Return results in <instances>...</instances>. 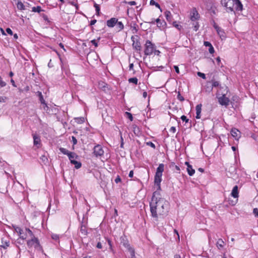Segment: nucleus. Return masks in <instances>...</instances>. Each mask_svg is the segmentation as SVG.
Returning <instances> with one entry per match:
<instances>
[{"label":"nucleus","instance_id":"nucleus-61","mask_svg":"<svg viewBox=\"0 0 258 258\" xmlns=\"http://www.w3.org/2000/svg\"><path fill=\"white\" fill-rule=\"evenodd\" d=\"M6 99V97L0 96V102H5Z\"/></svg>","mask_w":258,"mask_h":258},{"label":"nucleus","instance_id":"nucleus-45","mask_svg":"<svg viewBox=\"0 0 258 258\" xmlns=\"http://www.w3.org/2000/svg\"><path fill=\"white\" fill-rule=\"evenodd\" d=\"M6 86V83L3 80L2 78L0 76V88Z\"/></svg>","mask_w":258,"mask_h":258},{"label":"nucleus","instance_id":"nucleus-27","mask_svg":"<svg viewBox=\"0 0 258 258\" xmlns=\"http://www.w3.org/2000/svg\"><path fill=\"white\" fill-rule=\"evenodd\" d=\"M164 14L166 20L168 22H171L172 16L171 15V12L169 11H166L164 13Z\"/></svg>","mask_w":258,"mask_h":258},{"label":"nucleus","instance_id":"nucleus-5","mask_svg":"<svg viewBox=\"0 0 258 258\" xmlns=\"http://www.w3.org/2000/svg\"><path fill=\"white\" fill-rule=\"evenodd\" d=\"M27 244L28 247H34V248L38 250H41L42 248L40 245L39 240L35 237H32L30 240H27Z\"/></svg>","mask_w":258,"mask_h":258},{"label":"nucleus","instance_id":"nucleus-36","mask_svg":"<svg viewBox=\"0 0 258 258\" xmlns=\"http://www.w3.org/2000/svg\"><path fill=\"white\" fill-rule=\"evenodd\" d=\"M41 7L40 6L34 7L32 8V11L33 12L40 13L42 11Z\"/></svg>","mask_w":258,"mask_h":258},{"label":"nucleus","instance_id":"nucleus-38","mask_svg":"<svg viewBox=\"0 0 258 258\" xmlns=\"http://www.w3.org/2000/svg\"><path fill=\"white\" fill-rule=\"evenodd\" d=\"M131 253V258H136L135 255V251L134 249L132 248H130V249L127 250Z\"/></svg>","mask_w":258,"mask_h":258},{"label":"nucleus","instance_id":"nucleus-39","mask_svg":"<svg viewBox=\"0 0 258 258\" xmlns=\"http://www.w3.org/2000/svg\"><path fill=\"white\" fill-rule=\"evenodd\" d=\"M211 84H212L213 88L214 87H218L220 86L219 82L217 81L212 80Z\"/></svg>","mask_w":258,"mask_h":258},{"label":"nucleus","instance_id":"nucleus-47","mask_svg":"<svg viewBox=\"0 0 258 258\" xmlns=\"http://www.w3.org/2000/svg\"><path fill=\"white\" fill-rule=\"evenodd\" d=\"M173 25L179 30L182 28V26L180 25L177 24L176 22L173 23Z\"/></svg>","mask_w":258,"mask_h":258},{"label":"nucleus","instance_id":"nucleus-14","mask_svg":"<svg viewBox=\"0 0 258 258\" xmlns=\"http://www.w3.org/2000/svg\"><path fill=\"white\" fill-rule=\"evenodd\" d=\"M35 95L38 97L40 103L44 105L45 107H48V106L45 102V100H44V99L43 98V96L42 94V92L38 91L35 92Z\"/></svg>","mask_w":258,"mask_h":258},{"label":"nucleus","instance_id":"nucleus-26","mask_svg":"<svg viewBox=\"0 0 258 258\" xmlns=\"http://www.w3.org/2000/svg\"><path fill=\"white\" fill-rule=\"evenodd\" d=\"M231 134L233 137L236 138L239 137L240 132L236 128H232L231 131Z\"/></svg>","mask_w":258,"mask_h":258},{"label":"nucleus","instance_id":"nucleus-15","mask_svg":"<svg viewBox=\"0 0 258 258\" xmlns=\"http://www.w3.org/2000/svg\"><path fill=\"white\" fill-rule=\"evenodd\" d=\"M117 19L115 18H111L106 21V25L109 28H112L115 26L117 23Z\"/></svg>","mask_w":258,"mask_h":258},{"label":"nucleus","instance_id":"nucleus-62","mask_svg":"<svg viewBox=\"0 0 258 258\" xmlns=\"http://www.w3.org/2000/svg\"><path fill=\"white\" fill-rule=\"evenodd\" d=\"M126 113L128 115V118L130 119V120L132 121L133 119V117L132 116V114L129 112H126Z\"/></svg>","mask_w":258,"mask_h":258},{"label":"nucleus","instance_id":"nucleus-7","mask_svg":"<svg viewBox=\"0 0 258 258\" xmlns=\"http://www.w3.org/2000/svg\"><path fill=\"white\" fill-rule=\"evenodd\" d=\"M12 226L15 231L19 234L21 239L25 240L27 238V234L25 233V231H24L21 228L16 225H13Z\"/></svg>","mask_w":258,"mask_h":258},{"label":"nucleus","instance_id":"nucleus-54","mask_svg":"<svg viewBox=\"0 0 258 258\" xmlns=\"http://www.w3.org/2000/svg\"><path fill=\"white\" fill-rule=\"evenodd\" d=\"M209 51L211 54H213L214 53L215 50L212 45L211 46L209 47Z\"/></svg>","mask_w":258,"mask_h":258},{"label":"nucleus","instance_id":"nucleus-55","mask_svg":"<svg viewBox=\"0 0 258 258\" xmlns=\"http://www.w3.org/2000/svg\"><path fill=\"white\" fill-rule=\"evenodd\" d=\"M72 141L73 142V145H76L77 144V139L74 136H72Z\"/></svg>","mask_w":258,"mask_h":258},{"label":"nucleus","instance_id":"nucleus-48","mask_svg":"<svg viewBox=\"0 0 258 258\" xmlns=\"http://www.w3.org/2000/svg\"><path fill=\"white\" fill-rule=\"evenodd\" d=\"M180 118L183 121H185V123H187L189 121V119L184 115H182Z\"/></svg>","mask_w":258,"mask_h":258},{"label":"nucleus","instance_id":"nucleus-42","mask_svg":"<svg viewBox=\"0 0 258 258\" xmlns=\"http://www.w3.org/2000/svg\"><path fill=\"white\" fill-rule=\"evenodd\" d=\"M106 241H107V243L109 246V250L111 251H113V247H112V244L111 240L108 238H106Z\"/></svg>","mask_w":258,"mask_h":258},{"label":"nucleus","instance_id":"nucleus-31","mask_svg":"<svg viewBox=\"0 0 258 258\" xmlns=\"http://www.w3.org/2000/svg\"><path fill=\"white\" fill-rule=\"evenodd\" d=\"M72 164L75 165V167L76 169L80 168L82 166V164L80 162L77 161L75 160L73 161H72Z\"/></svg>","mask_w":258,"mask_h":258},{"label":"nucleus","instance_id":"nucleus-56","mask_svg":"<svg viewBox=\"0 0 258 258\" xmlns=\"http://www.w3.org/2000/svg\"><path fill=\"white\" fill-rule=\"evenodd\" d=\"M125 3L131 5V6H135L137 4L136 2L135 1H130L125 2Z\"/></svg>","mask_w":258,"mask_h":258},{"label":"nucleus","instance_id":"nucleus-57","mask_svg":"<svg viewBox=\"0 0 258 258\" xmlns=\"http://www.w3.org/2000/svg\"><path fill=\"white\" fill-rule=\"evenodd\" d=\"M6 32L11 35H12L13 34L12 30L10 28L6 29Z\"/></svg>","mask_w":258,"mask_h":258},{"label":"nucleus","instance_id":"nucleus-3","mask_svg":"<svg viewBox=\"0 0 258 258\" xmlns=\"http://www.w3.org/2000/svg\"><path fill=\"white\" fill-rule=\"evenodd\" d=\"M156 46L149 40H146L145 44L144 53L146 55H151L153 53Z\"/></svg>","mask_w":258,"mask_h":258},{"label":"nucleus","instance_id":"nucleus-32","mask_svg":"<svg viewBox=\"0 0 258 258\" xmlns=\"http://www.w3.org/2000/svg\"><path fill=\"white\" fill-rule=\"evenodd\" d=\"M150 5L151 6H155L156 7H157V8L160 9L161 12H162V9L160 7V5L158 3H157V2H156L155 1L151 0L150 2Z\"/></svg>","mask_w":258,"mask_h":258},{"label":"nucleus","instance_id":"nucleus-6","mask_svg":"<svg viewBox=\"0 0 258 258\" xmlns=\"http://www.w3.org/2000/svg\"><path fill=\"white\" fill-rule=\"evenodd\" d=\"M104 150L101 145H97L93 148V154L96 157H101L104 154Z\"/></svg>","mask_w":258,"mask_h":258},{"label":"nucleus","instance_id":"nucleus-44","mask_svg":"<svg viewBox=\"0 0 258 258\" xmlns=\"http://www.w3.org/2000/svg\"><path fill=\"white\" fill-rule=\"evenodd\" d=\"M51 237L52 239L53 240H55L56 241L59 240V236L58 234L52 233L51 235Z\"/></svg>","mask_w":258,"mask_h":258},{"label":"nucleus","instance_id":"nucleus-9","mask_svg":"<svg viewBox=\"0 0 258 258\" xmlns=\"http://www.w3.org/2000/svg\"><path fill=\"white\" fill-rule=\"evenodd\" d=\"M120 244H122L127 250L132 247L130 245L127 237L124 235H122L120 237Z\"/></svg>","mask_w":258,"mask_h":258},{"label":"nucleus","instance_id":"nucleus-50","mask_svg":"<svg viewBox=\"0 0 258 258\" xmlns=\"http://www.w3.org/2000/svg\"><path fill=\"white\" fill-rule=\"evenodd\" d=\"M198 75L201 77L202 78H203V79H205L206 78V75L204 73H201V72H198Z\"/></svg>","mask_w":258,"mask_h":258},{"label":"nucleus","instance_id":"nucleus-33","mask_svg":"<svg viewBox=\"0 0 258 258\" xmlns=\"http://www.w3.org/2000/svg\"><path fill=\"white\" fill-rule=\"evenodd\" d=\"M59 151L61 153L67 156H68L70 154V153H71V152L69 151V150L64 148H60Z\"/></svg>","mask_w":258,"mask_h":258},{"label":"nucleus","instance_id":"nucleus-4","mask_svg":"<svg viewBox=\"0 0 258 258\" xmlns=\"http://www.w3.org/2000/svg\"><path fill=\"white\" fill-rule=\"evenodd\" d=\"M235 0H221L222 5L226 8L227 12L234 13V4Z\"/></svg>","mask_w":258,"mask_h":258},{"label":"nucleus","instance_id":"nucleus-30","mask_svg":"<svg viewBox=\"0 0 258 258\" xmlns=\"http://www.w3.org/2000/svg\"><path fill=\"white\" fill-rule=\"evenodd\" d=\"M133 132L135 133V134L137 135V136H139L141 134V132H140V128L137 125H133Z\"/></svg>","mask_w":258,"mask_h":258},{"label":"nucleus","instance_id":"nucleus-43","mask_svg":"<svg viewBox=\"0 0 258 258\" xmlns=\"http://www.w3.org/2000/svg\"><path fill=\"white\" fill-rule=\"evenodd\" d=\"M40 159L44 164H46L48 162V159L47 157L45 155L41 156V157H40Z\"/></svg>","mask_w":258,"mask_h":258},{"label":"nucleus","instance_id":"nucleus-37","mask_svg":"<svg viewBox=\"0 0 258 258\" xmlns=\"http://www.w3.org/2000/svg\"><path fill=\"white\" fill-rule=\"evenodd\" d=\"M25 233H26V234H27V233L29 234V235L30 236H31V237H35V236L34 235V234L33 233V232L28 228H26L25 229Z\"/></svg>","mask_w":258,"mask_h":258},{"label":"nucleus","instance_id":"nucleus-21","mask_svg":"<svg viewBox=\"0 0 258 258\" xmlns=\"http://www.w3.org/2000/svg\"><path fill=\"white\" fill-rule=\"evenodd\" d=\"M202 105L201 104H198L196 107V118L199 119L201 118V113L202 111Z\"/></svg>","mask_w":258,"mask_h":258},{"label":"nucleus","instance_id":"nucleus-60","mask_svg":"<svg viewBox=\"0 0 258 258\" xmlns=\"http://www.w3.org/2000/svg\"><path fill=\"white\" fill-rule=\"evenodd\" d=\"M253 212L255 216L258 218V209L257 208H254L253 210Z\"/></svg>","mask_w":258,"mask_h":258},{"label":"nucleus","instance_id":"nucleus-41","mask_svg":"<svg viewBox=\"0 0 258 258\" xmlns=\"http://www.w3.org/2000/svg\"><path fill=\"white\" fill-rule=\"evenodd\" d=\"M128 81L129 83H132L136 85L138 84V80L136 77H134L130 78Z\"/></svg>","mask_w":258,"mask_h":258},{"label":"nucleus","instance_id":"nucleus-29","mask_svg":"<svg viewBox=\"0 0 258 258\" xmlns=\"http://www.w3.org/2000/svg\"><path fill=\"white\" fill-rule=\"evenodd\" d=\"M17 8L21 11L25 10L26 9L24 5L21 2L18 1L17 3Z\"/></svg>","mask_w":258,"mask_h":258},{"label":"nucleus","instance_id":"nucleus-8","mask_svg":"<svg viewBox=\"0 0 258 258\" xmlns=\"http://www.w3.org/2000/svg\"><path fill=\"white\" fill-rule=\"evenodd\" d=\"M86 224L87 221L85 220V216L84 215L80 226V232L84 236H86L88 234Z\"/></svg>","mask_w":258,"mask_h":258},{"label":"nucleus","instance_id":"nucleus-34","mask_svg":"<svg viewBox=\"0 0 258 258\" xmlns=\"http://www.w3.org/2000/svg\"><path fill=\"white\" fill-rule=\"evenodd\" d=\"M94 7L95 8V11L96 12V15L99 16L100 15V6L98 4H97L95 2H94Z\"/></svg>","mask_w":258,"mask_h":258},{"label":"nucleus","instance_id":"nucleus-13","mask_svg":"<svg viewBox=\"0 0 258 258\" xmlns=\"http://www.w3.org/2000/svg\"><path fill=\"white\" fill-rule=\"evenodd\" d=\"M33 138V144L34 146H37V148H39L41 145V139L39 136L36 134L32 135Z\"/></svg>","mask_w":258,"mask_h":258},{"label":"nucleus","instance_id":"nucleus-17","mask_svg":"<svg viewBox=\"0 0 258 258\" xmlns=\"http://www.w3.org/2000/svg\"><path fill=\"white\" fill-rule=\"evenodd\" d=\"M200 18L199 14L197 11V10L195 8L192 10L191 15L190 16V20L192 21H195L198 20Z\"/></svg>","mask_w":258,"mask_h":258},{"label":"nucleus","instance_id":"nucleus-18","mask_svg":"<svg viewBox=\"0 0 258 258\" xmlns=\"http://www.w3.org/2000/svg\"><path fill=\"white\" fill-rule=\"evenodd\" d=\"M2 245L1 247L4 249H7L10 245V241L4 237L1 239Z\"/></svg>","mask_w":258,"mask_h":258},{"label":"nucleus","instance_id":"nucleus-28","mask_svg":"<svg viewBox=\"0 0 258 258\" xmlns=\"http://www.w3.org/2000/svg\"><path fill=\"white\" fill-rule=\"evenodd\" d=\"M69 160H70L71 163H72V161H74L75 159L78 156L74 152L70 153V154L68 156Z\"/></svg>","mask_w":258,"mask_h":258},{"label":"nucleus","instance_id":"nucleus-40","mask_svg":"<svg viewBox=\"0 0 258 258\" xmlns=\"http://www.w3.org/2000/svg\"><path fill=\"white\" fill-rule=\"evenodd\" d=\"M76 121L78 123L81 124L85 122V118L83 117H78L76 118Z\"/></svg>","mask_w":258,"mask_h":258},{"label":"nucleus","instance_id":"nucleus-2","mask_svg":"<svg viewBox=\"0 0 258 258\" xmlns=\"http://www.w3.org/2000/svg\"><path fill=\"white\" fill-rule=\"evenodd\" d=\"M164 170V165L161 163L159 165L156 169L155 175L154 176V184L156 186L158 190H161V182L162 181V173Z\"/></svg>","mask_w":258,"mask_h":258},{"label":"nucleus","instance_id":"nucleus-12","mask_svg":"<svg viewBox=\"0 0 258 258\" xmlns=\"http://www.w3.org/2000/svg\"><path fill=\"white\" fill-rule=\"evenodd\" d=\"M218 102L221 105L227 106L229 104L230 100L224 94L218 98Z\"/></svg>","mask_w":258,"mask_h":258},{"label":"nucleus","instance_id":"nucleus-11","mask_svg":"<svg viewBox=\"0 0 258 258\" xmlns=\"http://www.w3.org/2000/svg\"><path fill=\"white\" fill-rule=\"evenodd\" d=\"M213 27L216 30L217 34L221 38V39L225 38V32L224 30L221 28L219 27L215 22V21H213Z\"/></svg>","mask_w":258,"mask_h":258},{"label":"nucleus","instance_id":"nucleus-53","mask_svg":"<svg viewBox=\"0 0 258 258\" xmlns=\"http://www.w3.org/2000/svg\"><path fill=\"white\" fill-rule=\"evenodd\" d=\"M121 178L119 175H117L116 177L115 178L114 181L116 183H118V182H120L121 181Z\"/></svg>","mask_w":258,"mask_h":258},{"label":"nucleus","instance_id":"nucleus-19","mask_svg":"<svg viewBox=\"0 0 258 258\" xmlns=\"http://www.w3.org/2000/svg\"><path fill=\"white\" fill-rule=\"evenodd\" d=\"M216 245L218 249L221 250L224 248L225 243L221 238H219L217 240Z\"/></svg>","mask_w":258,"mask_h":258},{"label":"nucleus","instance_id":"nucleus-46","mask_svg":"<svg viewBox=\"0 0 258 258\" xmlns=\"http://www.w3.org/2000/svg\"><path fill=\"white\" fill-rule=\"evenodd\" d=\"M193 25H194V30L195 31H198V30L199 28V23L198 22H195V23H193Z\"/></svg>","mask_w":258,"mask_h":258},{"label":"nucleus","instance_id":"nucleus-23","mask_svg":"<svg viewBox=\"0 0 258 258\" xmlns=\"http://www.w3.org/2000/svg\"><path fill=\"white\" fill-rule=\"evenodd\" d=\"M231 196L234 198H236L238 197V186L235 185L231 192Z\"/></svg>","mask_w":258,"mask_h":258},{"label":"nucleus","instance_id":"nucleus-24","mask_svg":"<svg viewBox=\"0 0 258 258\" xmlns=\"http://www.w3.org/2000/svg\"><path fill=\"white\" fill-rule=\"evenodd\" d=\"M115 26V29L118 32L121 31L124 28L123 23L120 21H118V20H117V23H116Z\"/></svg>","mask_w":258,"mask_h":258},{"label":"nucleus","instance_id":"nucleus-58","mask_svg":"<svg viewBox=\"0 0 258 258\" xmlns=\"http://www.w3.org/2000/svg\"><path fill=\"white\" fill-rule=\"evenodd\" d=\"M176 131V127L175 126H172L170 127L169 131L172 133H175Z\"/></svg>","mask_w":258,"mask_h":258},{"label":"nucleus","instance_id":"nucleus-20","mask_svg":"<svg viewBox=\"0 0 258 258\" xmlns=\"http://www.w3.org/2000/svg\"><path fill=\"white\" fill-rule=\"evenodd\" d=\"M185 164L187 165V171L189 176H192L195 173V170L192 168V166L189 164L188 162H186Z\"/></svg>","mask_w":258,"mask_h":258},{"label":"nucleus","instance_id":"nucleus-64","mask_svg":"<svg viewBox=\"0 0 258 258\" xmlns=\"http://www.w3.org/2000/svg\"><path fill=\"white\" fill-rule=\"evenodd\" d=\"M96 22H97L96 20L93 19L90 21V24L91 26L94 25L96 23Z\"/></svg>","mask_w":258,"mask_h":258},{"label":"nucleus","instance_id":"nucleus-52","mask_svg":"<svg viewBox=\"0 0 258 258\" xmlns=\"http://www.w3.org/2000/svg\"><path fill=\"white\" fill-rule=\"evenodd\" d=\"M90 42L93 44L94 45L95 47H97L98 46V43H97V41L95 39H93L92 40H91L90 41Z\"/></svg>","mask_w":258,"mask_h":258},{"label":"nucleus","instance_id":"nucleus-25","mask_svg":"<svg viewBox=\"0 0 258 258\" xmlns=\"http://www.w3.org/2000/svg\"><path fill=\"white\" fill-rule=\"evenodd\" d=\"M204 89L206 92H211L213 90V87L212 86L211 82H207L204 86Z\"/></svg>","mask_w":258,"mask_h":258},{"label":"nucleus","instance_id":"nucleus-63","mask_svg":"<svg viewBox=\"0 0 258 258\" xmlns=\"http://www.w3.org/2000/svg\"><path fill=\"white\" fill-rule=\"evenodd\" d=\"M97 248L99 249H101L102 248V244L100 242H98L96 245Z\"/></svg>","mask_w":258,"mask_h":258},{"label":"nucleus","instance_id":"nucleus-51","mask_svg":"<svg viewBox=\"0 0 258 258\" xmlns=\"http://www.w3.org/2000/svg\"><path fill=\"white\" fill-rule=\"evenodd\" d=\"M147 145L150 146L151 147L155 149V145L152 143V142H147Z\"/></svg>","mask_w":258,"mask_h":258},{"label":"nucleus","instance_id":"nucleus-49","mask_svg":"<svg viewBox=\"0 0 258 258\" xmlns=\"http://www.w3.org/2000/svg\"><path fill=\"white\" fill-rule=\"evenodd\" d=\"M177 98L180 101H183L184 100L183 97L181 95L179 92H178V95L177 96Z\"/></svg>","mask_w":258,"mask_h":258},{"label":"nucleus","instance_id":"nucleus-35","mask_svg":"<svg viewBox=\"0 0 258 258\" xmlns=\"http://www.w3.org/2000/svg\"><path fill=\"white\" fill-rule=\"evenodd\" d=\"M209 11L211 14L215 15L216 13V8L213 4H212L210 9H209Z\"/></svg>","mask_w":258,"mask_h":258},{"label":"nucleus","instance_id":"nucleus-22","mask_svg":"<svg viewBox=\"0 0 258 258\" xmlns=\"http://www.w3.org/2000/svg\"><path fill=\"white\" fill-rule=\"evenodd\" d=\"M155 21L157 23V27L160 28H164L166 24V22L164 20L161 21L159 18L156 19Z\"/></svg>","mask_w":258,"mask_h":258},{"label":"nucleus","instance_id":"nucleus-16","mask_svg":"<svg viewBox=\"0 0 258 258\" xmlns=\"http://www.w3.org/2000/svg\"><path fill=\"white\" fill-rule=\"evenodd\" d=\"M234 11H241L243 9V6L240 0H235Z\"/></svg>","mask_w":258,"mask_h":258},{"label":"nucleus","instance_id":"nucleus-1","mask_svg":"<svg viewBox=\"0 0 258 258\" xmlns=\"http://www.w3.org/2000/svg\"><path fill=\"white\" fill-rule=\"evenodd\" d=\"M169 206L168 202L161 197L160 190L157 189L153 192L150 202V209L152 217L157 220L159 216H166L168 212Z\"/></svg>","mask_w":258,"mask_h":258},{"label":"nucleus","instance_id":"nucleus-59","mask_svg":"<svg viewBox=\"0 0 258 258\" xmlns=\"http://www.w3.org/2000/svg\"><path fill=\"white\" fill-rule=\"evenodd\" d=\"M204 44L205 46L208 47H210L212 45V44L209 41H204Z\"/></svg>","mask_w":258,"mask_h":258},{"label":"nucleus","instance_id":"nucleus-10","mask_svg":"<svg viewBox=\"0 0 258 258\" xmlns=\"http://www.w3.org/2000/svg\"><path fill=\"white\" fill-rule=\"evenodd\" d=\"M131 39L133 41V47L138 52H140L141 50V45L140 41L137 39L135 40L134 36L131 37Z\"/></svg>","mask_w":258,"mask_h":258}]
</instances>
